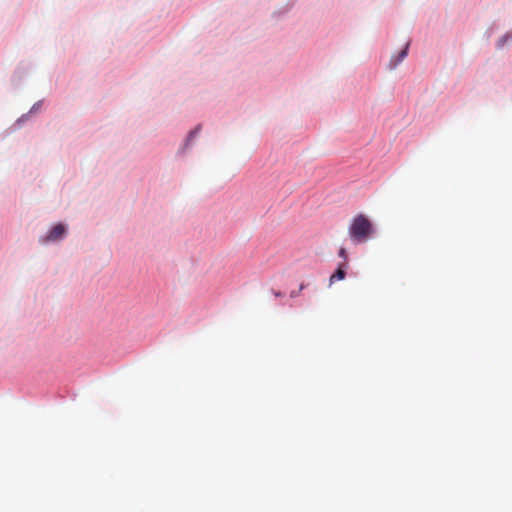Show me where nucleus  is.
I'll return each instance as SVG.
<instances>
[{
  "instance_id": "8",
  "label": "nucleus",
  "mask_w": 512,
  "mask_h": 512,
  "mask_svg": "<svg viewBox=\"0 0 512 512\" xmlns=\"http://www.w3.org/2000/svg\"><path fill=\"white\" fill-rule=\"evenodd\" d=\"M297 295V292H292L291 297H295Z\"/></svg>"
},
{
  "instance_id": "7",
  "label": "nucleus",
  "mask_w": 512,
  "mask_h": 512,
  "mask_svg": "<svg viewBox=\"0 0 512 512\" xmlns=\"http://www.w3.org/2000/svg\"><path fill=\"white\" fill-rule=\"evenodd\" d=\"M510 37L505 35L503 38L499 41V46L504 45V43L509 39Z\"/></svg>"
},
{
  "instance_id": "1",
  "label": "nucleus",
  "mask_w": 512,
  "mask_h": 512,
  "mask_svg": "<svg viewBox=\"0 0 512 512\" xmlns=\"http://www.w3.org/2000/svg\"><path fill=\"white\" fill-rule=\"evenodd\" d=\"M348 233L354 243H362L372 236L374 227L367 216L359 214L353 218Z\"/></svg>"
},
{
  "instance_id": "2",
  "label": "nucleus",
  "mask_w": 512,
  "mask_h": 512,
  "mask_svg": "<svg viewBox=\"0 0 512 512\" xmlns=\"http://www.w3.org/2000/svg\"><path fill=\"white\" fill-rule=\"evenodd\" d=\"M66 233V227L58 223L47 233L46 236L41 238L42 243L54 242L62 239Z\"/></svg>"
},
{
  "instance_id": "4",
  "label": "nucleus",
  "mask_w": 512,
  "mask_h": 512,
  "mask_svg": "<svg viewBox=\"0 0 512 512\" xmlns=\"http://www.w3.org/2000/svg\"><path fill=\"white\" fill-rule=\"evenodd\" d=\"M347 264L344 262L339 265L337 270L330 276V283L333 284L337 281L343 280L346 276L345 268Z\"/></svg>"
},
{
  "instance_id": "6",
  "label": "nucleus",
  "mask_w": 512,
  "mask_h": 512,
  "mask_svg": "<svg viewBox=\"0 0 512 512\" xmlns=\"http://www.w3.org/2000/svg\"><path fill=\"white\" fill-rule=\"evenodd\" d=\"M197 132H198V128H197V129H195L194 131H191V132L189 133V136H188V141L192 140V139L195 137V135H196V133H197Z\"/></svg>"
},
{
  "instance_id": "3",
  "label": "nucleus",
  "mask_w": 512,
  "mask_h": 512,
  "mask_svg": "<svg viewBox=\"0 0 512 512\" xmlns=\"http://www.w3.org/2000/svg\"><path fill=\"white\" fill-rule=\"evenodd\" d=\"M410 43L407 42L405 44V47L400 51V53L396 57H392L389 63L390 69H394L400 62L404 60V58L407 56L408 48Z\"/></svg>"
},
{
  "instance_id": "5",
  "label": "nucleus",
  "mask_w": 512,
  "mask_h": 512,
  "mask_svg": "<svg viewBox=\"0 0 512 512\" xmlns=\"http://www.w3.org/2000/svg\"><path fill=\"white\" fill-rule=\"evenodd\" d=\"M338 255L339 257L343 258L344 260L347 259V252H346V249L345 248H340L339 252H338Z\"/></svg>"
}]
</instances>
